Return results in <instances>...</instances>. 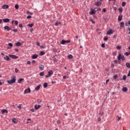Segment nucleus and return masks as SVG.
Masks as SVG:
<instances>
[{
	"instance_id": "22",
	"label": "nucleus",
	"mask_w": 130,
	"mask_h": 130,
	"mask_svg": "<svg viewBox=\"0 0 130 130\" xmlns=\"http://www.w3.org/2000/svg\"><path fill=\"white\" fill-rule=\"evenodd\" d=\"M125 66H126V68H127L128 69H130V63H129L126 62Z\"/></svg>"
},
{
	"instance_id": "5",
	"label": "nucleus",
	"mask_w": 130,
	"mask_h": 130,
	"mask_svg": "<svg viewBox=\"0 0 130 130\" xmlns=\"http://www.w3.org/2000/svg\"><path fill=\"white\" fill-rule=\"evenodd\" d=\"M30 91H31L29 87H28L27 89H25L24 91V93L27 94V93H30Z\"/></svg>"
},
{
	"instance_id": "52",
	"label": "nucleus",
	"mask_w": 130,
	"mask_h": 130,
	"mask_svg": "<svg viewBox=\"0 0 130 130\" xmlns=\"http://www.w3.org/2000/svg\"><path fill=\"white\" fill-rule=\"evenodd\" d=\"M31 17H31V16L28 15V16H27V19H30V18H31Z\"/></svg>"
},
{
	"instance_id": "42",
	"label": "nucleus",
	"mask_w": 130,
	"mask_h": 130,
	"mask_svg": "<svg viewBox=\"0 0 130 130\" xmlns=\"http://www.w3.org/2000/svg\"><path fill=\"white\" fill-rule=\"evenodd\" d=\"M117 78H118V76L117 75H114L113 76V78L115 79V80H116V79H117Z\"/></svg>"
},
{
	"instance_id": "17",
	"label": "nucleus",
	"mask_w": 130,
	"mask_h": 130,
	"mask_svg": "<svg viewBox=\"0 0 130 130\" xmlns=\"http://www.w3.org/2000/svg\"><path fill=\"white\" fill-rule=\"evenodd\" d=\"M122 91L124 92H126L127 91V88L125 87H123L122 88Z\"/></svg>"
},
{
	"instance_id": "28",
	"label": "nucleus",
	"mask_w": 130,
	"mask_h": 130,
	"mask_svg": "<svg viewBox=\"0 0 130 130\" xmlns=\"http://www.w3.org/2000/svg\"><path fill=\"white\" fill-rule=\"evenodd\" d=\"M116 118H117V120L118 121H119L121 119V117H119V116H116Z\"/></svg>"
},
{
	"instance_id": "61",
	"label": "nucleus",
	"mask_w": 130,
	"mask_h": 130,
	"mask_svg": "<svg viewBox=\"0 0 130 130\" xmlns=\"http://www.w3.org/2000/svg\"><path fill=\"white\" fill-rule=\"evenodd\" d=\"M33 30H34V29L32 28H30V31L31 32H32Z\"/></svg>"
},
{
	"instance_id": "19",
	"label": "nucleus",
	"mask_w": 130,
	"mask_h": 130,
	"mask_svg": "<svg viewBox=\"0 0 130 130\" xmlns=\"http://www.w3.org/2000/svg\"><path fill=\"white\" fill-rule=\"evenodd\" d=\"M113 34V32L112 31V29H110L107 32V34L108 35H110L111 34Z\"/></svg>"
},
{
	"instance_id": "1",
	"label": "nucleus",
	"mask_w": 130,
	"mask_h": 130,
	"mask_svg": "<svg viewBox=\"0 0 130 130\" xmlns=\"http://www.w3.org/2000/svg\"><path fill=\"white\" fill-rule=\"evenodd\" d=\"M16 76H12L11 77V79L7 80L8 84H14V83H16Z\"/></svg>"
},
{
	"instance_id": "11",
	"label": "nucleus",
	"mask_w": 130,
	"mask_h": 130,
	"mask_svg": "<svg viewBox=\"0 0 130 130\" xmlns=\"http://www.w3.org/2000/svg\"><path fill=\"white\" fill-rule=\"evenodd\" d=\"M122 18H123V15H119V16H118V20L119 21H122Z\"/></svg>"
},
{
	"instance_id": "31",
	"label": "nucleus",
	"mask_w": 130,
	"mask_h": 130,
	"mask_svg": "<svg viewBox=\"0 0 130 130\" xmlns=\"http://www.w3.org/2000/svg\"><path fill=\"white\" fill-rule=\"evenodd\" d=\"M45 54V52L41 51L40 53V55H44Z\"/></svg>"
},
{
	"instance_id": "59",
	"label": "nucleus",
	"mask_w": 130,
	"mask_h": 130,
	"mask_svg": "<svg viewBox=\"0 0 130 130\" xmlns=\"http://www.w3.org/2000/svg\"><path fill=\"white\" fill-rule=\"evenodd\" d=\"M98 121L99 122L101 121V118H98Z\"/></svg>"
},
{
	"instance_id": "53",
	"label": "nucleus",
	"mask_w": 130,
	"mask_h": 130,
	"mask_svg": "<svg viewBox=\"0 0 130 130\" xmlns=\"http://www.w3.org/2000/svg\"><path fill=\"white\" fill-rule=\"evenodd\" d=\"M31 63V61H27V64H30Z\"/></svg>"
},
{
	"instance_id": "12",
	"label": "nucleus",
	"mask_w": 130,
	"mask_h": 130,
	"mask_svg": "<svg viewBox=\"0 0 130 130\" xmlns=\"http://www.w3.org/2000/svg\"><path fill=\"white\" fill-rule=\"evenodd\" d=\"M3 21L5 22V23H7L10 22V19L9 18H5L3 19Z\"/></svg>"
},
{
	"instance_id": "34",
	"label": "nucleus",
	"mask_w": 130,
	"mask_h": 130,
	"mask_svg": "<svg viewBox=\"0 0 130 130\" xmlns=\"http://www.w3.org/2000/svg\"><path fill=\"white\" fill-rule=\"evenodd\" d=\"M15 45L16 46H20L21 45V43L20 42H17V43H15Z\"/></svg>"
},
{
	"instance_id": "51",
	"label": "nucleus",
	"mask_w": 130,
	"mask_h": 130,
	"mask_svg": "<svg viewBox=\"0 0 130 130\" xmlns=\"http://www.w3.org/2000/svg\"><path fill=\"white\" fill-rule=\"evenodd\" d=\"M116 48H117V49H120L121 48V47H120L119 46H117L116 47Z\"/></svg>"
},
{
	"instance_id": "54",
	"label": "nucleus",
	"mask_w": 130,
	"mask_h": 130,
	"mask_svg": "<svg viewBox=\"0 0 130 130\" xmlns=\"http://www.w3.org/2000/svg\"><path fill=\"white\" fill-rule=\"evenodd\" d=\"M63 80H66V79H67V76H63Z\"/></svg>"
},
{
	"instance_id": "30",
	"label": "nucleus",
	"mask_w": 130,
	"mask_h": 130,
	"mask_svg": "<svg viewBox=\"0 0 130 130\" xmlns=\"http://www.w3.org/2000/svg\"><path fill=\"white\" fill-rule=\"evenodd\" d=\"M129 54H130V52L129 53L127 52H126L125 53H124V55H126V56H128Z\"/></svg>"
},
{
	"instance_id": "56",
	"label": "nucleus",
	"mask_w": 130,
	"mask_h": 130,
	"mask_svg": "<svg viewBox=\"0 0 130 130\" xmlns=\"http://www.w3.org/2000/svg\"><path fill=\"white\" fill-rule=\"evenodd\" d=\"M71 43V41L70 40L66 41V43Z\"/></svg>"
},
{
	"instance_id": "64",
	"label": "nucleus",
	"mask_w": 130,
	"mask_h": 130,
	"mask_svg": "<svg viewBox=\"0 0 130 130\" xmlns=\"http://www.w3.org/2000/svg\"><path fill=\"white\" fill-rule=\"evenodd\" d=\"M37 45H38V46H40V43L39 42H37Z\"/></svg>"
},
{
	"instance_id": "14",
	"label": "nucleus",
	"mask_w": 130,
	"mask_h": 130,
	"mask_svg": "<svg viewBox=\"0 0 130 130\" xmlns=\"http://www.w3.org/2000/svg\"><path fill=\"white\" fill-rule=\"evenodd\" d=\"M38 57V55L37 54H34L32 56V59H36V58H37Z\"/></svg>"
},
{
	"instance_id": "35",
	"label": "nucleus",
	"mask_w": 130,
	"mask_h": 130,
	"mask_svg": "<svg viewBox=\"0 0 130 130\" xmlns=\"http://www.w3.org/2000/svg\"><path fill=\"white\" fill-rule=\"evenodd\" d=\"M15 8L16 9H19V5H17V4L15 5Z\"/></svg>"
},
{
	"instance_id": "18",
	"label": "nucleus",
	"mask_w": 130,
	"mask_h": 130,
	"mask_svg": "<svg viewBox=\"0 0 130 130\" xmlns=\"http://www.w3.org/2000/svg\"><path fill=\"white\" fill-rule=\"evenodd\" d=\"M12 122L14 123H18V120L16 119V118H13L12 119Z\"/></svg>"
},
{
	"instance_id": "10",
	"label": "nucleus",
	"mask_w": 130,
	"mask_h": 130,
	"mask_svg": "<svg viewBox=\"0 0 130 130\" xmlns=\"http://www.w3.org/2000/svg\"><path fill=\"white\" fill-rule=\"evenodd\" d=\"M4 59L5 60H8V61L11 60L10 57L8 56H6L4 57Z\"/></svg>"
},
{
	"instance_id": "57",
	"label": "nucleus",
	"mask_w": 130,
	"mask_h": 130,
	"mask_svg": "<svg viewBox=\"0 0 130 130\" xmlns=\"http://www.w3.org/2000/svg\"><path fill=\"white\" fill-rule=\"evenodd\" d=\"M19 27H23L22 24H19Z\"/></svg>"
},
{
	"instance_id": "15",
	"label": "nucleus",
	"mask_w": 130,
	"mask_h": 130,
	"mask_svg": "<svg viewBox=\"0 0 130 130\" xmlns=\"http://www.w3.org/2000/svg\"><path fill=\"white\" fill-rule=\"evenodd\" d=\"M4 28L5 29L7 30V31H9L11 30V28H10V27L9 26H5Z\"/></svg>"
},
{
	"instance_id": "39",
	"label": "nucleus",
	"mask_w": 130,
	"mask_h": 130,
	"mask_svg": "<svg viewBox=\"0 0 130 130\" xmlns=\"http://www.w3.org/2000/svg\"><path fill=\"white\" fill-rule=\"evenodd\" d=\"M123 80H126V75H124L123 76Z\"/></svg>"
},
{
	"instance_id": "27",
	"label": "nucleus",
	"mask_w": 130,
	"mask_h": 130,
	"mask_svg": "<svg viewBox=\"0 0 130 130\" xmlns=\"http://www.w3.org/2000/svg\"><path fill=\"white\" fill-rule=\"evenodd\" d=\"M96 13V11L95 10H93L90 12L91 14H95Z\"/></svg>"
},
{
	"instance_id": "24",
	"label": "nucleus",
	"mask_w": 130,
	"mask_h": 130,
	"mask_svg": "<svg viewBox=\"0 0 130 130\" xmlns=\"http://www.w3.org/2000/svg\"><path fill=\"white\" fill-rule=\"evenodd\" d=\"M68 58H69V59H72V58H73V56L71 54H70L68 56Z\"/></svg>"
},
{
	"instance_id": "2",
	"label": "nucleus",
	"mask_w": 130,
	"mask_h": 130,
	"mask_svg": "<svg viewBox=\"0 0 130 130\" xmlns=\"http://www.w3.org/2000/svg\"><path fill=\"white\" fill-rule=\"evenodd\" d=\"M118 60H125V58L124 57V56L123 55H122L121 54H119L118 56L117 57Z\"/></svg>"
},
{
	"instance_id": "9",
	"label": "nucleus",
	"mask_w": 130,
	"mask_h": 130,
	"mask_svg": "<svg viewBox=\"0 0 130 130\" xmlns=\"http://www.w3.org/2000/svg\"><path fill=\"white\" fill-rule=\"evenodd\" d=\"M9 8V6L8 5H4L2 6V9H8Z\"/></svg>"
},
{
	"instance_id": "62",
	"label": "nucleus",
	"mask_w": 130,
	"mask_h": 130,
	"mask_svg": "<svg viewBox=\"0 0 130 130\" xmlns=\"http://www.w3.org/2000/svg\"><path fill=\"white\" fill-rule=\"evenodd\" d=\"M3 20L0 19V24H1L2 23Z\"/></svg>"
},
{
	"instance_id": "26",
	"label": "nucleus",
	"mask_w": 130,
	"mask_h": 130,
	"mask_svg": "<svg viewBox=\"0 0 130 130\" xmlns=\"http://www.w3.org/2000/svg\"><path fill=\"white\" fill-rule=\"evenodd\" d=\"M66 43H67V41H66V40H63L61 41V44L62 45H64Z\"/></svg>"
},
{
	"instance_id": "8",
	"label": "nucleus",
	"mask_w": 130,
	"mask_h": 130,
	"mask_svg": "<svg viewBox=\"0 0 130 130\" xmlns=\"http://www.w3.org/2000/svg\"><path fill=\"white\" fill-rule=\"evenodd\" d=\"M42 85L41 84H39L38 86H37L36 88H35V90L36 91H38L40 89Z\"/></svg>"
},
{
	"instance_id": "7",
	"label": "nucleus",
	"mask_w": 130,
	"mask_h": 130,
	"mask_svg": "<svg viewBox=\"0 0 130 130\" xmlns=\"http://www.w3.org/2000/svg\"><path fill=\"white\" fill-rule=\"evenodd\" d=\"M23 81H24V79L20 78V79H18L17 82L19 84H21V83H22L23 82Z\"/></svg>"
},
{
	"instance_id": "38",
	"label": "nucleus",
	"mask_w": 130,
	"mask_h": 130,
	"mask_svg": "<svg viewBox=\"0 0 130 130\" xmlns=\"http://www.w3.org/2000/svg\"><path fill=\"white\" fill-rule=\"evenodd\" d=\"M90 21H91L92 22V23H93V24L95 23V21L92 19H91L90 20Z\"/></svg>"
},
{
	"instance_id": "47",
	"label": "nucleus",
	"mask_w": 130,
	"mask_h": 130,
	"mask_svg": "<svg viewBox=\"0 0 130 130\" xmlns=\"http://www.w3.org/2000/svg\"><path fill=\"white\" fill-rule=\"evenodd\" d=\"M53 61H54V62H57V59L56 58H55L53 59Z\"/></svg>"
},
{
	"instance_id": "46",
	"label": "nucleus",
	"mask_w": 130,
	"mask_h": 130,
	"mask_svg": "<svg viewBox=\"0 0 130 130\" xmlns=\"http://www.w3.org/2000/svg\"><path fill=\"white\" fill-rule=\"evenodd\" d=\"M8 45L9 46H11V47H13V44H12V43H9V44H8Z\"/></svg>"
},
{
	"instance_id": "23",
	"label": "nucleus",
	"mask_w": 130,
	"mask_h": 130,
	"mask_svg": "<svg viewBox=\"0 0 130 130\" xmlns=\"http://www.w3.org/2000/svg\"><path fill=\"white\" fill-rule=\"evenodd\" d=\"M48 87V83H44L43 84V87L44 88H46Z\"/></svg>"
},
{
	"instance_id": "45",
	"label": "nucleus",
	"mask_w": 130,
	"mask_h": 130,
	"mask_svg": "<svg viewBox=\"0 0 130 130\" xmlns=\"http://www.w3.org/2000/svg\"><path fill=\"white\" fill-rule=\"evenodd\" d=\"M106 11H107L106 9H105V8H103V12L105 13V12H106Z\"/></svg>"
},
{
	"instance_id": "63",
	"label": "nucleus",
	"mask_w": 130,
	"mask_h": 130,
	"mask_svg": "<svg viewBox=\"0 0 130 130\" xmlns=\"http://www.w3.org/2000/svg\"><path fill=\"white\" fill-rule=\"evenodd\" d=\"M101 11V8L98 9V11Z\"/></svg>"
},
{
	"instance_id": "60",
	"label": "nucleus",
	"mask_w": 130,
	"mask_h": 130,
	"mask_svg": "<svg viewBox=\"0 0 130 130\" xmlns=\"http://www.w3.org/2000/svg\"><path fill=\"white\" fill-rule=\"evenodd\" d=\"M15 51L18 52L19 51V50L18 49H15Z\"/></svg>"
},
{
	"instance_id": "4",
	"label": "nucleus",
	"mask_w": 130,
	"mask_h": 130,
	"mask_svg": "<svg viewBox=\"0 0 130 130\" xmlns=\"http://www.w3.org/2000/svg\"><path fill=\"white\" fill-rule=\"evenodd\" d=\"M9 56L11 57V58H13V59H17V58H18V57L15 55H9Z\"/></svg>"
},
{
	"instance_id": "55",
	"label": "nucleus",
	"mask_w": 130,
	"mask_h": 130,
	"mask_svg": "<svg viewBox=\"0 0 130 130\" xmlns=\"http://www.w3.org/2000/svg\"><path fill=\"white\" fill-rule=\"evenodd\" d=\"M127 76V77H130V70L129 71L128 73Z\"/></svg>"
},
{
	"instance_id": "58",
	"label": "nucleus",
	"mask_w": 130,
	"mask_h": 130,
	"mask_svg": "<svg viewBox=\"0 0 130 130\" xmlns=\"http://www.w3.org/2000/svg\"><path fill=\"white\" fill-rule=\"evenodd\" d=\"M30 111H31L32 113L35 112V109H31Z\"/></svg>"
},
{
	"instance_id": "40",
	"label": "nucleus",
	"mask_w": 130,
	"mask_h": 130,
	"mask_svg": "<svg viewBox=\"0 0 130 130\" xmlns=\"http://www.w3.org/2000/svg\"><path fill=\"white\" fill-rule=\"evenodd\" d=\"M61 123V121L59 120H57V124H60Z\"/></svg>"
},
{
	"instance_id": "36",
	"label": "nucleus",
	"mask_w": 130,
	"mask_h": 130,
	"mask_svg": "<svg viewBox=\"0 0 130 130\" xmlns=\"http://www.w3.org/2000/svg\"><path fill=\"white\" fill-rule=\"evenodd\" d=\"M44 75H45L44 72H41V73H40V76H41L42 77L44 76Z\"/></svg>"
},
{
	"instance_id": "43",
	"label": "nucleus",
	"mask_w": 130,
	"mask_h": 130,
	"mask_svg": "<svg viewBox=\"0 0 130 130\" xmlns=\"http://www.w3.org/2000/svg\"><path fill=\"white\" fill-rule=\"evenodd\" d=\"M15 73H18V72H19L18 69H17V68H15Z\"/></svg>"
},
{
	"instance_id": "20",
	"label": "nucleus",
	"mask_w": 130,
	"mask_h": 130,
	"mask_svg": "<svg viewBox=\"0 0 130 130\" xmlns=\"http://www.w3.org/2000/svg\"><path fill=\"white\" fill-rule=\"evenodd\" d=\"M120 28H122V27H124V22H120Z\"/></svg>"
},
{
	"instance_id": "32",
	"label": "nucleus",
	"mask_w": 130,
	"mask_h": 130,
	"mask_svg": "<svg viewBox=\"0 0 130 130\" xmlns=\"http://www.w3.org/2000/svg\"><path fill=\"white\" fill-rule=\"evenodd\" d=\"M34 24L33 23L29 24L27 25L28 26L30 27H32L34 26Z\"/></svg>"
},
{
	"instance_id": "29",
	"label": "nucleus",
	"mask_w": 130,
	"mask_h": 130,
	"mask_svg": "<svg viewBox=\"0 0 130 130\" xmlns=\"http://www.w3.org/2000/svg\"><path fill=\"white\" fill-rule=\"evenodd\" d=\"M22 105V104H19L18 106H17V108L19 110H21V107Z\"/></svg>"
},
{
	"instance_id": "25",
	"label": "nucleus",
	"mask_w": 130,
	"mask_h": 130,
	"mask_svg": "<svg viewBox=\"0 0 130 130\" xmlns=\"http://www.w3.org/2000/svg\"><path fill=\"white\" fill-rule=\"evenodd\" d=\"M118 11L120 12V13H122L123 11V9L122 7L119 8H118Z\"/></svg>"
},
{
	"instance_id": "16",
	"label": "nucleus",
	"mask_w": 130,
	"mask_h": 130,
	"mask_svg": "<svg viewBox=\"0 0 130 130\" xmlns=\"http://www.w3.org/2000/svg\"><path fill=\"white\" fill-rule=\"evenodd\" d=\"M102 5V2H97L94 3V5H96L97 6H99L100 5Z\"/></svg>"
},
{
	"instance_id": "6",
	"label": "nucleus",
	"mask_w": 130,
	"mask_h": 130,
	"mask_svg": "<svg viewBox=\"0 0 130 130\" xmlns=\"http://www.w3.org/2000/svg\"><path fill=\"white\" fill-rule=\"evenodd\" d=\"M41 107V106L40 105H35L34 106V108L35 110H38Z\"/></svg>"
},
{
	"instance_id": "37",
	"label": "nucleus",
	"mask_w": 130,
	"mask_h": 130,
	"mask_svg": "<svg viewBox=\"0 0 130 130\" xmlns=\"http://www.w3.org/2000/svg\"><path fill=\"white\" fill-rule=\"evenodd\" d=\"M125 4H126L125 2H123L122 3L121 5L122 7H124V6H125Z\"/></svg>"
},
{
	"instance_id": "33",
	"label": "nucleus",
	"mask_w": 130,
	"mask_h": 130,
	"mask_svg": "<svg viewBox=\"0 0 130 130\" xmlns=\"http://www.w3.org/2000/svg\"><path fill=\"white\" fill-rule=\"evenodd\" d=\"M61 22H56V23H55L54 25H55V26H58L59 24H61Z\"/></svg>"
},
{
	"instance_id": "48",
	"label": "nucleus",
	"mask_w": 130,
	"mask_h": 130,
	"mask_svg": "<svg viewBox=\"0 0 130 130\" xmlns=\"http://www.w3.org/2000/svg\"><path fill=\"white\" fill-rule=\"evenodd\" d=\"M102 47L103 48H105V44H102L101 45Z\"/></svg>"
},
{
	"instance_id": "50",
	"label": "nucleus",
	"mask_w": 130,
	"mask_h": 130,
	"mask_svg": "<svg viewBox=\"0 0 130 130\" xmlns=\"http://www.w3.org/2000/svg\"><path fill=\"white\" fill-rule=\"evenodd\" d=\"M13 31L14 32H17V31H18V29H14L13 30Z\"/></svg>"
},
{
	"instance_id": "41",
	"label": "nucleus",
	"mask_w": 130,
	"mask_h": 130,
	"mask_svg": "<svg viewBox=\"0 0 130 130\" xmlns=\"http://www.w3.org/2000/svg\"><path fill=\"white\" fill-rule=\"evenodd\" d=\"M37 103L38 104H40L41 103V100H37Z\"/></svg>"
},
{
	"instance_id": "3",
	"label": "nucleus",
	"mask_w": 130,
	"mask_h": 130,
	"mask_svg": "<svg viewBox=\"0 0 130 130\" xmlns=\"http://www.w3.org/2000/svg\"><path fill=\"white\" fill-rule=\"evenodd\" d=\"M53 72L52 70H50L48 72V74L46 75L45 78H49L51 77V75H53Z\"/></svg>"
},
{
	"instance_id": "49",
	"label": "nucleus",
	"mask_w": 130,
	"mask_h": 130,
	"mask_svg": "<svg viewBox=\"0 0 130 130\" xmlns=\"http://www.w3.org/2000/svg\"><path fill=\"white\" fill-rule=\"evenodd\" d=\"M14 22H15V25H18V21H14Z\"/></svg>"
},
{
	"instance_id": "21",
	"label": "nucleus",
	"mask_w": 130,
	"mask_h": 130,
	"mask_svg": "<svg viewBox=\"0 0 130 130\" xmlns=\"http://www.w3.org/2000/svg\"><path fill=\"white\" fill-rule=\"evenodd\" d=\"M2 114H4V113H8V110L6 109H3L2 110Z\"/></svg>"
},
{
	"instance_id": "44",
	"label": "nucleus",
	"mask_w": 130,
	"mask_h": 130,
	"mask_svg": "<svg viewBox=\"0 0 130 130\" xmlns=\"http://www.w3.org/2000/svg\"><path fill=\"white\" fill-rule=\"evenodd\" d=\"M108 39H108V37H105V38H104V41H108Z\"/></svg>"
},
{
	"instance_id": "13",
	"label": "nucleus",
	"mask_w": 130,
	"mask_h": 130,
	"mask_svg": "<svg viewBox=\"0 0 130 130\" xmlns=\"http://www.w3.org/2000/svg\"><path fill=\"white\" fill-rule=\"evenodd\" d=\"M39 69L41 70V71H43L44 69V66L43 65H40L39 67Z\"/></svg>"
}]
</instances>
